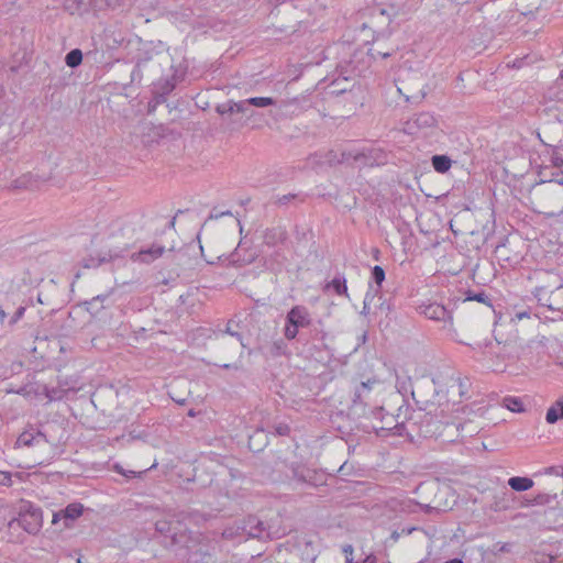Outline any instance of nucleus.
<instances>
[{
	"label": "nucleus",
	"mask_w": 563,
	"mask_h": 563,
	"mask_svg": "<svg viewBox=\"0 0 563 563\" xmlns=\"http://www.w3.org/2000/svg\"><path fill=\"white\" fill-rule=\"evenodd\" d=\"M483 356L489 361L494 371H498L507 362H514L519 357L520 346L516 339L500 340L495 336L494 340L478 344Z\"/></svg>",
	"instance_id": "obj_1"
},
{
	"label": "nucleus",
	"mask_w": 563,
	"mask_h": 563,
	"mask_svg": "<svg viewBox=\"0 0 563 563\" xmlns=\"http://www.w3.org/2000/svg\"><path fill=\"white\" fill-rule=\"evenodd\" d=\"M397 89L408 102L420 103L427 96L428 77L419 69L405 68L399 70Z\"/></svg>",
	"instance_id": "obj_2"
},
{
	"label": "nucleus",
	"mask_w": 563,
	"mask_h": 563,
	"mask_svg": "<svg viewBox=\"0 0 563 563\" xmlns=\"http://www.w3.org/2000/svg\"><path fill=\"white\" fill-rule=\"evenodd\" d=\"M216 547L213 542L200 532H194L187 549L179 550L180 563H208Z\"/></svg>",
	"instance_id": "obj_3"
},
{
	"label": "nucleus",
	"mask_w": 563,
	"mask_h": 563,
	"mask_svg": "<svg viewBox=\"0 0 563 563\" xmlns=\"http://www.w3.org/2000/svg\"><path fill=\"white\" fill-rule=\"evenodd\" d=\"M18 525L29 534H37L43 526V511L29 500H21L18 506V517L8 522L10 529Z\"/></svg>",
	"instance_id": "obj_4"
},
{
	"label": "nucleus",
	"mask_w": 563,
	"mask_h": 563,
	"mask_svg": "<svg viewBox=\"0 0 563 563\" xmlns=\"http://www.w3.org/2000/svg\"><path fill=\"white\" fill-rule=\"evenodd\" d=\"M48 428L44 429H36L34 427H30L29 429L24 430L18 438L15 445L16 446H37L41 450H45L47 448H51L52 451H55V449L59 444V440L55 439Z\"/></svg>",
	"instance_id": "obj_5"
},
{
	"label": "nucleus",
	"mask_w": 563,
	"mask_h": 563,
	"mask_svg": "<svg viewBox=\"0 0 563 563\" xmlns=\"http://www.w3.org/2000/svg\"><path fill=\"white\" fill-rule=\"evenodd\" d=\"M201 515L197 511H181L170 519H161L155 522V530L159 533L164 540L163 544L170 541V537L174 534V531L180 530V527L184 526L186 521H198V518Z\"/></svg>",
	"instance_id": "obj_6"
},
{
	"label": "nucleus",
	"mask_w": 563,
	"mask_h": 563,
	"mask_svg": "<svg viewBox=\"0 0 563 563\" xmlns=\"http://www.w3.org/2000/svg\"><path fill=\"white\" fill-rule=\"evenodd\" d=\"M417 311L427 319L442 323V329L453 331V310L438 302H421Z\"/></svg>",
	"instance_id": "obj_7"
},
{
	"label": "nucleus",
	"mask_w": 563,
	"mask_h": 563,
	"mask_svg": "<svg viewBox=\"0 0 563 563\" xmlns=\"http://www.w3.org/2000/svg\"><path fill=\"white\" fill-rule=\"evenodd\" d=\"M377 383V379H367L366 382H361L355 386L352 405L350 407L352 415L357 416L358 418L367 416V408L369 407V401L372 399L373 385Z\"/></svg>",
	"instance_id": "obj_8"
},
{
	"label": "nucleus",
	"mask_w": 563,
	"mask_h": 563,
	"mask_svg": "<svg viewBox=\"0 0 563 563\" xmlns=\"http://www.w3.org/2000/svg\"><path fill=\"white\" fill-rule=\"evenodd\" d=\"M311 323L310 313L305 306H294L286 314L284 335L287 340H294L299 328L309 327Z\"/></svg>",
	"instance_id": "obj_9"
},
{
	"label": "nucleus",
	"mask_w": 563,
	"mask_h": 563,
	"mask_svg": "<svg viewBox=\"0 0 563 563\" xmlns=\"http://www.w3.org/2000/svg\"><path fill=\"white\" fill-rule=\"evenodd\" d=\"M341 156L342 162H352L357 164L358 167L379 165L385 158V155L382 151L373 147L343 151Z\"/></svg>",
	"instance_id": "obj_10"
},
{
	"label": "nucleus",
	"mask_w": 563,
	"mask_h": 563,
	"mask_svg": "<svg viewBox=\"0 0 563 563\" xmlns=\"http://www.w3.org/2000/svg\"><path fill=\"white\" fill-rule=\"evenodd\" d=\"M534 295L539 302L550 310H563V286H558L555 289L550 290V292L548 287H538Z\"/></svg>",
	"instance_id": "obj_11"
},
{
	"label": "nucleus",
	"mask_w": 563,
	"mask_h": 563,
	"mask_svg": "<svg viewBox=\"0 0 563 563\" xmlns=\"http://www.w3.org/2000/svg\"><path fill=\"white\" fill-rule=\"evenodd\" d=\"M442 422V420L430 413H423L418 421L412 422V426H417L420 437L439 440Z\"/></svg>",
	"instance_id": "obj_12"
},
{
	"label": "nucleus",
	"mask_w": 563,
	"mask_h": 563,
	"mask_svg": "<svg viewBox=\"0 0 563 563\" xmlns=\"http://www.w3.org/2000/svg\"><path fill=\"white\" fill-rule=\"evenodd\" d=\"M195 531H189L186 526H181L180 530L174 531V534L170 537V541L165 543V548L169 549L175 558L179 561V550L187 549L191 537Z\"/></svg>",
	"instance_id": "obj_13"
},
{
	"label": "nucleus",
	"mask_w": 563,
	"mask_h": 563,
	"mask_svg": "<svg viewBox=\"0 0 563 563\" xmlns=\"http://www.w3.org/2000/svg\"><path fill=\"white\" fill-rule=\"evenodd\" d=\"M437 124V119L431 112H420L407 120L405 130L413 134L420 130L433 128Z\"/></svg>",
	"instance_id": "obj_14"
},
{
	"label": "nucleus",
	"mask_w": 563,
	"mask_h": 563,
	"mask_svg": "<svg viewBox=\"0 0 563 563\" xmlns=\"http://www.w3.org/2000/svg\"><path fill=\"white\" fill-rule=\"evenodd\" d=\"M243 532L251 538L265 539L272 534L267 530L266 525L254 516H250L241 527Z\"/></svg>",
	"instance_id": "obj_15"
},
{
	"label": "nucleus",
	"mask_w": 563,
	"mask_h": 563,
	"mask_svg": "<svg viewBox=\"0 0 563 563\" xmlns=\"http://www.w3.org/2000/svg\"><path fill=\"white\" fill-rule=\"evenodd\" d=\"M165 247L159 244H152L146 249H141L139 252H134L131 254V260L133 262H140L144 264H150L155 260L159 258L164 254Z\"/></svg>",
	"instance_id": "obj_16"
},
{
	"label": "nucleus",
	"mask_w": 563,
	"mask_h": 563,
	"mask_svg": "<svg viewBox=\"0 0 563 563\" xmlns=\"http://www.w3.org/2000/svg\"><path fill=\"white\" fill-rule=\"evenodd\" d=\"M288 239V232L284 227L267 228L263 235V241L268 246H275L284 243Z\"/></svg>",
	"instance_id": "obj_17"
},
{
	"label": "nucleus",
	"mask_w": 563,
	"mask_h": 563,
	"mask_svg": "<svg viewBox=\"0 0 563 563\" xmlns=\"http://www.w3.org/2000/svg\"><path fill=\"white\" fill-rule=\"evenodd\" d=\"M464 423L442 422L441 434L439 440L443 443H452L457 441L460 430H463Z\"/></svg>",
	"instance_id": "obj_18"
},
{
	"label": "nucleus",
	"mask_w": 563,
	"mask_h": 563,
	"mask_svg": "<svg viewBox=\"0 0 563 563\" xmlns=\"http://www.w3.org/2000/svg\"><path fill=\"white\" fill-rule=\"evenodd\" d=\"M372 428L375 430V432L380 435L383 431H394V434L401 435V429L405 428L404 424H399L395 421V417L390 413H386L385 417H383L382 423H372Z\"/></svg>",
	"instance_id": "obj_19"
},
{
	"label": "nucleus",
	"mask_w": 563,
	"mask_h": 563,
	"mask_svg": "<svg viewBox=\"0 0 563 563\" xmlns=\"http://www.w3.org/2000/svg\"><path fill=\"white\" fill-rule=\"evenodd\" d=\"M290 470L291 477L297 482L303 484H314L313 479L316 477V472L309 467L300 464H292Z\"/></svg>",
	"instance_id": "obj_20"
},
{
	"label": "nucleus",
	"mask_w": 563,
	"mask_h": 563,
	"mask_svg": "<svg viewBox=\"0 0 563 563\" xmlns=\"http://www.w3.org/2000/svg\"><path fill=\"white\" fill-rule=\"evenodd\" d=\"M249 449L253 452H261L268 444V435L263 429H256L249 435Z\"/></svg>",
	"instance_id": "obj_21"
},
{
	"label": "nucleus",
	"mask_w": 563,
	"mask_h": 563,
	"mask_svg": "<svg viewBox=\"0 0 563 563\" xmlns=\"http://www.w3.org/2000/svg\"><path fill=\"white\" fill-rule=\"evenodd\" d=\"M84 512V506L80 503L69 504L63 509V519L65 528L70 527V522L79 518Z\"/></svg>",
	"instance_id": "obj_22"
},
{
	"label": "nucleus",
	"mask_w": 563,
	"mask_h": 563,
	"mask_svg": "<svg viewBox=\"0 0 563 563\" xmlns=\"http://www.w3.org/2000/svg\"><path fill=\"white\" fill-rule=\"evenodd\" d=\"M119 257H123V255L120 252L110 250L108 253H106L102 256H99L98 258H95V257L85 258L84 267L96 268V267H99L103 263L113 261Z\"/></svg>",
	"instance_id": "obj_23"
},
{
	"label": "nucleus",
	"mask_w": 563,
	"mask_h": 563,
	"mask_svg": "<svg viewBox=\"0 0 563 563\" xmlns=\"http://www.w3.org/2000/svg\"><path fill=\"white\" fill-rule=\"evenodd\" d=\"M533 481L529 477L514 476L508 479V485L512 490L526 492L533 487Z\"/></svg>",
	"instance_id": "obj_24"
},
{
	"label": "nucleus",
	"mask_w": 563,
	"mask_h": 563,
	"mask_svg": "<svg viewBox=\"0 0 563 563\" xmlns=\"http://www.w3.org/2000/svg\"><path fill=\"white\" fill-rule=\"evenodd\" d=\"M563 418V399L556 400L547 411L545 420L553 424Z\"/></svg>",
	"instance_id": "obj_25"
},
{
	"label": "nucleus",
	"mask_w": 563,
	"mask_h": 563,
	"mask_svg": "<svg viewBox=\"0 0 563 563\" xmlns=\"http://www.w3.org/2000/svg\"><path fill=\"white\" fill-rule=\"evenodd\" d=\"M431 163L434 170L441 174L446 173L452 165L451 158L446 155H433Z\"/></svg>",
	"instance_id": "obj_26"
},
{
	"label": "nucleus",
	"mask_w": 563,
	"mask_h": 563,
	"mask_svg": "<svg viewBox=\"0 0 563 563\" xmlns=\"http://www.w3.org/2000/svg\"><path fill=\"white\" fill-rule=\"evenodd\" d=\"M325 288H332L338 295L347 296L346 279L342 275L335 276Z\"/></svg>",
	"instance_id": "obj_27"
},
{
	"label": "nucleus",
	"mask_w": 563,
	"mask_h": 563,
	"mask_svg": "<svg viewBox=\"0 0 563 563\" xmlns=\"http://www.w3.org/2000/svg\"><path fill=\"white\" fill-rule=\"evenodd\" d=\"M82 62V53L79 48H74L66 54L65 63L70 68H76Z\"/></svg>",
	"instance_id": "obj_28"
},
{
	"label": "nucleus",
	"mask_w": 563,
	"mask_h": 563,
	"mask_svg": "<svg viewBox=\"0 0 563 563\" xmlns=\"http://www.w3.org/2000/svg\"><path fill=\"white\" fill-rule=\"evenodd\" d=\"M44 395L49 401L62 400L66 395L67 390L60 387H44Z\"/></svg>",
	"instance_id": "obj_29"
},
{
	"label": "nucleus",
	"mask_w": 563,
	"mask_h": 563,
	"mask_svg": "<svg viewBox=\"0 0 563 563\" xmlns=\"http://www.w3.org/2000/svg\"><path fill=\"white\" fill-rule=\"evenodd\" d=\"M556 497V494L550 495L547 493H539L537 494L532 499L526 500V506H533V505H548L550 504L554 498Z\"/></svg>",
	"instance_id": "obj_30"
},
{
	"label": "nucleus",
	"mask_w": 563,
	"mask_h": 563,
	"mask_svg": "<svg viewBox=\"0 0 563 563\" xmlns=\"http://www.w3.org/2000/svg\"><path fill=\"white\" fill-rule=\"evenodd\" d=\"M246 102L251 103L252 107L266 108L269 106H274L276 103V100L271 97H252L246 99Z\"/></svg>",
	"instance_id": "obj_31"
},
{
	"label": "nucleus",
	"mask_w": 563,
	"mask_h": 563,
	"mask_svg": "<svg viewBox=\"0 0 563 563\" xmlns=\"http://www.w3.org/2000/svg\"><path fill=\"white\" fill-rule=\"evenodd\" d=\"M503 404L504 406L514 411V412H521L523 411V405H522V401L520 398H517V397H505L503 399Z\"/></svg>",
	"instance_id": "obj_32"
},
{
	"label": "nucleus",
	"mask_w": 563,
	"mask_h": 563,
	"mask_svg": "<svg viewBox=\"0 0 563 563\" xmlns=\"http://www.w3.org/2000/svg\"><path fill=\"white\" fill-rule=\"evenodd\" d=\"M175 88L174 79H165L155 86L156 91L161 92L162 97H167Z\"/></svg>",
	"instance_id": "obj_33"
},
{
	"label": "nucleus",
	"mask_w": 563,
	"mask_h": 563,
	"mask_svg": "<svg viewBox=\"0 0 563 563\" xmlns=\"http://www.w3.org/2000/svg\"><path fill=\"white\" fill-rule=\"evenodd\" d=\"M467 300H475L482 303H486L489 307L492 306L489 297L484 291L474 292L468 290L466 292L465 301Z\"/></svg>",
	"instance_id": "obj_34"
},
{
	"label": "nucleus",
	"mask_w": 563,
	"mask_h": 563,
	"mask_svg": "<svg viewBox=\"0 0 563 563\" xmlns=\"http://www.w3.org/2000/svg\"><path fill=\"white\" fill-rule=\"evenodd\" d=\"M239 327L238 323H234L232 320H229L228 323H227V327H225V330L222 332V335L223 334H229L231 336H234L236 338V340L241 343L242 346H245L244 342H243V336L240 332H238L235 329Z\"/></svg>",
	"instance_id": "obj_35"
},
{
	"label": "nucleus",
	"mask_w": 563,
	"mask_h": 563,
	"mask_svg": "<svg viewBox=\"0 0 563 563\" xmlns=\"http://www.w3.org/2000/svg\"><path fill=\"white\" fill-rule=\"evenodd\" d=\"M387 412H385L384 408L383 407H368L367 408V416L365 417L366 419H369L371 417H373V419L377 420L376 423H382L383 422V417L386 416Z\"/></svg>",
	"instance_id": "obj_36"
},
{
	"label": "nucleus",
	"mask_w": 563,
	"mask_h": 563,
	"mask_svg": "<svg viewBox=\"0 0 563 563\" xmlns=\"http://www.w3.org/2000/svg\"><path fill=\"white\" fill-rule=\"evenodd\" d=\"M254 260V256H250L249 258H241L240 257V253L238 250H235L234 252H232L229 256V262L230 264L234 265V266H243L245 264H250L252 263V261Z\"/></svg>",
	"instance_id": "obj_37"
},
{
	"label": "nucleus",
	"mask_w": 563,
	"mask_h": 563,
	"mask_svg": "<svg viewBox=\"0 0 563 563\" xmlns=\"http://www.w3.org/2000/svg\"><path fill=\"white\" fill-rule=\"evenodd\" d=\"M372 279L380 286L382 283L385 280V271L383 267L376 265L372 268Z\"/></svg>",
	"instance_id": "obj_38"
},
{
	"label": "nucleus",
	"mask_w": 563,
	"mask_h": 563,
	"mask_svg": "<svg viewBox=\"0 0 563 563\" xmlns=\"http://www.w3.org/2000/svg\"><path fill=\"white\" fill-rule=\"evenodd\" d=\"M216 111L220 114V115H224V114H233L234 113V110H233V100H229L228 102L225 103H221V104H218L216 107Z\"/></svg>",
	"instance_id": "obj_39"
},
{
	"label": "nucleus",
	"mask_w": 563,
	"mask_h": 563,
	"mask_svg": "<svg viewBox=\"0 0 563 563\" xmlns=\"http://www.w3.org/2000/svg\"><path fill=\"white\" fill-rule=\"evenodd\" d=\"M251 106V103L246 102V99L238 102L233 101L234 113H247Z\"/></svg>",
	"instance_id": "obj_40"
},
{
	"label": "nucleus",
	"mask_w": 563,
	"mask_h": 563,
	"mask_svg": "<svg viewBox=\"0 0 563 563\" xmlns=\"http://www.w3.org/2000/svg\"><path fill=\"white\" fill-rule=\"evenodd\" d=\"M297 198H298V195H296V194L283 195V196H279L276 198L275 205H277L279 207L287 206L290 201H292Z\"/></svg>",
	"instance_id": "obj_41"
},
{
	"label": "nucleus",
	"mask_w": 563,
	"mask_h": 563,
	"mask_svg": "<svg viewBox=\"0 0 563 563\" xmlns=\"http://www.w3.org/2000/svg\"><path fill=\"white\" fill-rule=\"evenodd\" d=\"M274 432L277 435L286 437L290 433V427L287 423L280 422L274 426Z\"/></svg>",
	"instance_id": "obj_42"
},
{
	"label": "nucleus",
	"mask_w": 563,
	"mask_h": 563,
	"mask_svg": "<svg viewBox=\"0 0 563 563\" xmlns=\"http://www.w3.org/2000/svg\"><path fill=\"white\" fill-rule=\"evenodd\" d=\"M12 483L11 474L9 472H1L0 471V485L2 486H10Z\"/></svg>",
	"instance_id": "obj_43"
},
{
	"label": "nucleus",
	"mask_w": 563,
	"mask_h": 563,
	"mask_svg": "<svg viewBox=\"0 0 563 563\" xmlns=\"http://www.w3.org/2000/svg\"><path fill=\"white\" fill-rule=\"evenodd\" d=\"M24 312H25V308L24 307H19L15 310L14 314L12 316V318L10 320V324L16 323L24 316Z\"/></svg>",
	"instance_id": "obj_44"
},
{
	"label": "nucleus",
	"mask_w": 563,
	"mask_h": 563,
	"mask_svg": "<svg viewBox=\"0 0 563 563\" xmlns=\"http://www.w3.org/2000/svg\"><path fill=\"white\" fill-rule=\"evenodd\" d=\"M224 216H229V217H232V212L231 211H222V212H217L216 209H213L209 217H208V220H213V219H219L220 217H224Z\"/></svg>",
	"instance_id": "obj_45"
},
{
	"label": "nucleus",
	"mask_w": 563,
	"mask_h": 563,
	"mask_svg": "<svg viewBox=\"0 0 563 563\" xmlns=\"http://www.w3.org/2000/svg\"><path fill=\"white\" fill-rule=\"evenodd\" d=\"M343 552L346 554V563H353V559L349 556L353 553V547L351 544L344 545Z\"/></svg>",
	"instance_id": "obj_46"
},
{
	"label": "nucleus",
	"mask_w": 563,
	"mask_h": 563,
	"mask_svg": "<svg viewBox=\"0 0 563 563\" xmlns=\"http://www.w3.org/2000/svg\"><path fill=\"white\" fill-rule=\"evenodd\" d=\"M153 93H154V97H153L152 101L155 103L153 107H155L156 104H159V103H163V102L166 101V97H162L161 92L154 90Z\"/></svg>",
	"instance_id": "obj_47"
},
{
	"label": "nucleus",
	"mask_w": 563,
	"mask_h": 563,
	"mask_svg": "<svg viewBox=\"0 0 563 563\" xmlns=\"http://www.w3.org/2000/svg\"><path fill=\"white\" fill-rule=\"evenodd\" d=\"M369 52L373 57H375L377 54V55L382 56L383 58H387V57L391 56V54H393L391 52H382V51H376L374 48H371Z\"/></svg>",
	"instance_id": "obj_48"
},
{
	"label": "nucleus",
	"mask_w": 563,
	"mask_h": 563,
	"mask_svg": "<svg viewBox=\"0 0 563 563\" xmlns=\"http://www.w3.org/2000/svg\"><path fill=\"white\" fill-rule=\"evenodd\" d=\"M115 470L118 473H120L126 477H134L136 475V473L134 471H130L129 473H125L120 465H115Z\"/></svg>",
	"instance_id": "obj_49"
},
{
	"label": "nucleus",
	"mask_w": 563,
	"mask_h": 563,
	"mask_svg": "<svg viewBox=\"0 0 563 563\" xmlns=\"http://www.w3.org/2000/svg\"><path fill=\"white\" fill-rule=\"evenodd\" d=\"M552 163L555 167H562L563 166V158L553 154L552 155Z\"/></svg>",
	"instance_id": "obj_50"
},
{
	"label": "nucleus",
	"mask_w": 563,
	"mask_h": 563,
	"mask_svg": "<svg viewBox=\"0 0 563 563\" xmlns=\"http://www.w3.org/2000/svg\"><path fill=\"white\" fill-rule=\"evenodd\" d=\"M24 187V183L21 179H15L12 181L10 188L12 189H21Z\"/></svg>",
	"instance_id": "obj_51"
},
{
	"label": "nucleus",
	"mask_w": 563,
	"mask_h": 563,
	"mask_svg": "<svg viewBox=\"0 0 563 563\" xmlns=\"http://www.w3.org/2000/svg\"><path fill=\"white\" fill-rule=\"evenodd\" d=\"M63 518V510L53 514L52 523L56 525Z\"/></svg>",
	"instance_id": "obj_52"
},
{
	"label": "nucleus",
	"mask_w": 563,
	"mask_h": 563,
	"mask_svg": "<svg viewBox=\"0 0 563 563\" xmlns=\"http://www.w3.org/2000/svg\"><path fill=\"white\" fill-rule=\"evenodd\" d=\"M111 292H112V290L110 292H108V294H104V295H98V296H96V297H93L91 299V302H93V301H104L109 297V295Z\"/></svg>",
	"instance_id": "obj_53"
},
{
	"label": "nucleus",
	"mask_w": 563,
	"mask_h": 563,
	"mask_svg": "<svg viewBox=\"0 0 563 563\" xmlns=\"http://www.w3.org/2000/svg\"><path fill=\"white\" fill-rule=\"evenodd\" d=\"M141 76V69H140V66L136 65L131 74V78L132 80H134V78H137Z\"/></svg>",
	"instance_id": "obj_54"
},
{
	"label": "nucleus",
	"mask_w": 563,
	"mask_h": 563,
	"mask_svg": "<svg viewBox=\"0 0 563 563\" xmlns=\"http://www.w3.org/2000/svg\"><path fill=\"white\" fill-rule=\"evenodd\" d=\"M362 563H377V559L374 555L366 556Z\"/></svg>",
	"instance_id": "obj_55"
},
{
	"label": "nucleus",
	"mask_w": 563,
	"mask_h": 563,
	"mask_svg": "<svg viewBox=\"0 0 563 563\" xmlns=\"http://www.w3.org/2000/svg\"><path fill=\"white\" fill-rule=\"evenodd\" d=\"M547 181H550V183H551V181H555L556 184H559V185H562V186H563V179H562V178H561V179L551 178V179H549V180H543V179L541 180V183H547Z\"/></svg>",
	"instance_id": "obj_56"
},
{
	"label": "nucleus",
	"mask_w": 563,
	"mask_h": 563,
	"mask_svg": "<svg viewBox=\"0 0 563 563\" xmlns=\"http://www.w3.org/2000/svg\"><path fill=\"white\" fill-rule=\"evenodd\" d=\"M296 101H297V98H294V99H292V100H290V101H285V102L283 103V107H284V108H287V107H289L291 103H294V102H296Z\"/></svg>",
	"instance_id": "obj_57"
},
{
	"label": "nucleus",
	"mask_w": 563,
	"mask_h": 563,
	"mask_svg": "<svg viewBox=\"0 0 563 563\" xmlns=\"http://www.w3.org/2000/svg\"><path fill=\"white\" fill-rule=\"evenodd\" d=\"M518 319L528 318L529 313L527 311L517 313Z\"/></svg>",
	"instance_id": "obj_58"
},
{
	"label": "nucleus",
	"mask_w": 563,
	"mask_h": 563,
	"mask_svg": "<svg viewBox=\"0 0 563 563\" xmlns=\"http://www.w3.org/2000/svg\"><path fill=\"white\" fill-rule=\"evenodd\" d=\"M444 563H464L461 559H452V560H449Z\"/></svg>",
	"instance_id": "obj_59"
},
{
	"label": "nucleus",
	"mask_w": 563,
	"mask_h": 563,
	"mask_svg": "<svg viewBox=\"0 0 563 563\" xmlns=\"http://www.w3.org/2000/svg\"><path fill=\"white\" fill-rule=\"evenodd\" d=\"M219 366H221L222 368H225V369L234 367L232 364H228V363L219 364Z\"/></svg>",
	"instance_id": "obj_60"
},
{
	"label": "nucleus",
	"mask_w": 563,
	"mask_h": 563,
	"mask_svg": "<svg viewBox=\"0 0 563 563\" xmlns=\"http://www.w3.org/2000/svg\"><path fill=\"white\" fill-rule=\"evenodd\" d=\"M282 345H283V342H282V341H280V342H276V343H274V346H275V349H276L277 351H279V350L282 349Z\"/></svg>",
	"instance_id": "obj_61"
},
{
	"label": "nucleus",
	"mask_w": 563,
	"mask_h": 563,
	"mask_svg": "<svg viewBox=\"0 0 563 563\" xmlns=\"http://www.w3.org/2000/svg\"><path fill=\"white\" fill-rule=\"evenodd\" d=\"M350 74H361V69H357L356 67H352Z\"/></svg>",
	"instance_id": "obj_62"
},
{
	"label": "nucleus",
	"mask_w": 563,
	"mask_h": 563,
	"mask_svg": "<svg viewBox=\"0 0 563 563\" xmlns=\"http://www.w3.org/2000/svg\"><path fill=\"white\" fill-rule=\"evenodd\" d=\"M391 538L396 541V540L399 538L398 532L394 531V532L391 533Z\"/></svg>",
	"instance_id": "obj_63"
},
{
	"label": "nucleus",
	"mask_w": 563,
	"mask_h": 563,
	"mask_svg": "<svg viewBox=\"0 0 563 563\" xmlns=\"http://www.w3.org/2000/svg\"><path fill=\"white\" fill-rule=\"evenodd\" d=\"M5 316H7V314H5L4 310L0 307V318H1V319H4V318H5Z\"/></svg>",
	"instance_id": "obj_64"
}]
</instances>
